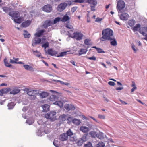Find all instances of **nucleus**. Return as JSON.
Returning a JSON list of instances; mask_svg holds the SVG:
<instances>
[{"label":"nucleus","instance_id":"1","mask_svg":"<svg viewBox=\"0 0 147 147\" xmlns=\"http://www.w3.org/2000/svg\"><path fill=\"white\" fill-rule=\"evenodd\" d=\"M102 36L100 38L102 41L109 40L110 39V29L107 28L104 29L102 31Z\"/></svg>","mask_w":147,"mask_h":147},{"label":"nucleus","instance_id":"2","mask_svg":"<svg viewBox=\"0 0 147 147\" xmlns=\"http://www.w3.org/2000/svg\"><path fill=\"white\" fill-rule=\"evenodd\" d=\"M68 34L69 37L75 38L77 40H79L82 39V37L84 36L80 32L77 31L73 33L72 36L71 35L70 33L68 32Z\"/></svg>","mask_w":147,"mask_h":147},{"label":"nucleus","instance_id":"3","mask_svg":"<svg viewBox=\"0 0 147 147\" xmlns=\"http://www.w3.org/2000/svg\"><path fill=\"white\" fill-rule=\"evenodd\" d=\"M56 113L55 111H51L45 115V117L47 119H50L51 121H54L55 119Z\"/></svg>","mask_w":147,"mask_h":147},{"label":"nucleus","instance_id":"4","mask_svg":"<svg viewBox=\"0 0 147 147\" xmlns=\"http://www.w3.org/2000/svg\"><path fill=\"white\" fill-rule=\"evenodd\" d=\"M87 134H84L82 137L80 138L76 141V143L78 146H81L83 143L87 141Z\"/></svg>","mask_w":147,"mask_h":147},{"label":"nucleus","instance_id":"5","mask_svg":"<svg viewBox=\"0 0 147 147\" xmlns=\"http://www.w3.org/2000/svg\"><path fill=\"white\" fill-rule=\"evenodd\" d=\"M125 4L124 2L122 0L118 1L117 4V8L119 13L122 12V11L125 7Z\"/></svg>","mask_w":147,"mask_h":147},{"label":"nucleus","instance_id":"6","mask_svg":"<svg viewBox=\"0 0 147 147\" xmlns=\"http://www.w3.org/2000/svg\"><path fill=\"white\" fill-rule=\"evenodd\" d=\"M42 40L38 37H35L32 40V45L33 46H35L37 44L40 43L42 44L43 43V42H41Z\"/></svg>","mask_w":147,"mask_h":147},{"label":"nucleus","instance_id":"7","mask_svg":"<svg viewBox=\"0 0 147 147\" xmlns=\"http://www.w3.org/2000/svg\"><path fill=\"white\" fill-rule=\"evenodd\" d=\"M88 1L90 4L91 10L94 11L95 6L97 4V2L95 0H88Z\"/></svg>","mask_w":147,"mask_h":147},{"label":"nucleus","instance_id":"8","mask_svg":"<svg viewBox=\"0 0 147 147\" xmlns=\"http://www.w3.org/2000/svg\"><path fill=\"white\" fill-rule=\"evenodd\" d=\"M67 6V4L66 3H61L58 5L57 9L58 11L61 12Z\"/></svg>","mask_w":147,"mask_h":147},{"label":"nucleus","instance_id":"9","mask_svg":"<svg viewBox=\"0 0 147 147\" xmlns=\"http://www.w3.org/2000/svg\"><path fill=\"white\" fill-rule=\"evenodd\" d=\"M42 10L47 13L51 12L52 10L51 6L50 4H47L44 6L42 7Z\"/></svg>","mask_w":147,"mask_h":147},{"label":"nucleus","instance_id":"10","mask_svg":"<svg viewBox=\"0 0 147 147\" xmlns=\"http://www.w3.org/2000/svg\"><path fill=\"white\" fill-rule=\"evenodd\" d=\"M139 32L145 37L147 36V27H143L140 28Z\"/></svg>","mask_w":147,"mask_h":147},{"label":"nucleus","instance_id":"11","mask_svg":"<svg viewBox=\"0 0 147 147\" xmlns=\"http://www.w3.org/2000/svg\"><path fill=\"white\" fill-rule=\"evenodd\" d=\"M11 90L10 88H4L0 90V96H2L3 94H7Z\"/></svg>","mask_w":147,"mask_h":147},{"label":"nucleus","instance_id":"12","mask_svg":"<svg viewBox=\"0 0 147 147\" xmlns=\"http://www.w3.org/2000/svg\"><path fill=\"white\" fill-rule=\"evenodd\" d=\"M120 18L123 20H127L129 18V15L127 13H124L120 15Z\"/></svg>","mask_w":147,"mask_h":147},{"label":"nucleus","instance_id":"13","mask_svg":"<svg viewBox=\"0 0 147 147\" xmlns=\"http://www.w3.org/2000/svg\"><path fill=\"white\" fill-rule=\"evenodd\" d=\"M64 108L68 111H69L70 110H74L75 109L74 105L69 104L65 105L64 106Z\"/></svg>","mask_w":147,"mask_h":147},{"label":"nucleus","instance_id":"14","mask_svg":"<svg viewBox=\"0 0 147 147\" xmlns=\"http://www.w3.org/2000/svg\"><path fill=\"white\" fill-rule=\"evenodd\" d=\"M47 53L49 55L51 56H56L58 53L55 50H53L52 49H49L47 50Z\"/></svg>","mask_w":147,"mask_h":147},{"label":"nucleus","instance_id":"15","mask_svg":"<svg viewBox=\"0 0 147 147\" xmlns=\"http://www.w3.org/2000/svg\"><path fill=\"white\" fill-rule=\"evenodd\" d=\"M68 138L66 134L63 133L61 134L59 138V139L61 141H65Z\"/></svg>","mask_w":147,"mask_h":147},{"label":"nucleus","instance_id":"16","mask_svg":"<svg viewBox=\"0 0 147 147\" xmlns=\"http://www.w3.org/2000/svg\"><path fill=\"white\" fill-rule=\"evenodd\" d=\"M45 30L43 29L38 31L34 34L35 37H40L45 32Z\"/></svg>","mask_w":147,"mask_h":147},{"label":"nucleus","instance_id":"17","mask_svg":"<svg viewBox=\"0 0 147 147\" xmlns=\"http://www.w3.org/2000/svg\"><path fill=\"white\" fill-rule=\"evenodd\" d=\"M80 130L83 133H87L90 130V129L86 126H82L80 127Z\"/></svg>","mask_w":147,"mask_h":147},{"label":"nucleus","instance_id":"18","mask_svg":"<svg viewBox=\"0 0 147 147\" xmlns=\"http://www.w3.org/2000/svg\"><path fill=\"white\" fill-rule=\"evenodd\" d=\"M53 23L50 20H47L43 24V26L45 28H47V27L51 25Z\"/></svg>","mask_w":147,"mask_h":147},{"label":"nucleus","instance_id":"19","mask_svg":"<svg viewBox=\"0 0 147 147\" xmlns=\"http://www.w3.org/2000/svg\"><path fill=\"white\" fill-rule=\"evenodd\" d=\"M43 109V112H47L49 110L50 106L47 104H45L41 106Z\"/></svg>","mask_w":147,"mask_h":147},{"label":"nucleus","instance_id":"20","mask_svg":"<svg viewBox=\"0 0 147 147\" xmlns=\"http://www.w3.org/2000/svg\"><path fill=\"white\" fill-rule=\"evenodd\" d=\"M13 59L14 60H12L11 59H10V62L12 64H23V63L22 62H17L18 61L19 59L18 58H15L14 57H13Z\"/></svg>","mask_w":147,"mask_h":147},{"label":"nucleus","instance_id":"21","mask_svg":"<svg viewBox=\"0 0 147 147\" xmlns=\"http://www.w3.org/2000/svg\"><path fill=\"white\" fill-rule=\"evenodd\" d=\"M19 88L17 87L15 88L13 90L11 91L10 92V94H13L15 95L19 93L20 91V90L19 89Z\"/></svg>","mask_w":147,"mask_h":147},{"label":"nucleus","instance_id":"22","mask_svg":"<svg viewBox=\"0 0 147 147\" xmlns=\"http://www.w3.org/2000/svg\"><path fill=\"white\" fill-rule=\"evenodd\" d=\"M31 23V21L29 20H27L22 23V26L23 27H26L29 26Z\"/></svg>","mask_w":147,"mask_h":147},{"label":"nucleus","instance_id":"23","mask_svg":"<svg viewBox=\"0 0 147 147\" xmlns=\"http://www.w3.org/2000/svg\"><path fill=\"white\" fill-rule=\"evenodd\" d=\"M49 93L47 92H43L42 93L39 94V95L41 98H44L48 96L49 95Z\"/></svg>","mask_w":147,"mask_h":147},{"label":"nucleus","instance_id":"24","mask_svg":"<svg viewBox=\"0 0 147 147\" xmlns=\"http://www.w3.org/2000/svg\"><path fill=\"white\" fill-rule=\"evenodd\" d=\"M85 44L88 46H90L92 45L91 40L90 39H85L84 41Z\"/></svg>","mask_w":147,"mask_h":147},{"label":"nucleus","instance_id":"25","mask_svg":"<svg viewBox=\"0 0 147 147\" xmlns=\"http://www.w3.org/2000/svg\"><path fill=\"white\" fill-rule=\"evenodd\" d=\"M13 20L16 23L20 24L23 20V18L21 17L17 19L14 18L13 19Z\"/></svg>","mask_w":147,"mask_h":147},{"label":"nucleus","instance_id":"26","mask_svg":"<svg viewBox=\"0 0 147 147\" xmlns=\"http://www.w3.org/2000/svg\"><path fill=\"white\" fill-rule=\"evenodd\" d=\"M23 67L27 70L32 71H34L33 67L29 65H24Z\"/></svg>","mask_w":147,"mask_h":147},{"label":"nucleus","instance_id":"27","mask_svg":"<svg viewBox=\"0 0 147 147\" xmlns=\"http://www.w3.org/2000/svg\"><path fill=\"white\" fill-rule=\"evenodd\" d=\"M89 134L92 138H95L97 137V133L96 131H91L89 132Z\"/></svg>","mask_w":147,"mask_h":147},{"label":"nucleus","instance_id":"28","mask_svg":"<svg viewBox=\"0 0 147 147\" xmlns=\"http://www.w3.org/2000/svg\"><path fill=\"white\" fill-rule=\"evenodd\" d=\"M140 27V24H137L134 26L132 27V30L134 32H136L138 30Z\"/></svg>","mask_w":147,"mask_h":147},{"label":"nucleus","instance_id":"29","mask_svg":"<svg viewBox=\"0 0 147 147\" xmlns=\"http://www.w3.org/2000/svg\"><path fill=\"white\" fill-rule=\"evenodd\" d=\"M87 51V50L86 49H81L79 52V55H81L82 54H86Z\"/></svg>","mask_w":147,"mask_h":147},{"label":"nucleus","instance_id":"30","mask_svg":"<svg viewBox=\"0 0 147 147\" xmlns=\"http://www.w3.org/2000/svg\"><path fill=\"white\" fill-rule=\"evenodd\" d=\"M135 22H136L135 20L133 19H131L128 21V24L131 27H132L134 25Z\"/></svg>","mask_w":147,"mask_h":147},{"label":"nucleus","instance_id":"31","mask_svg":"<svg viewBox=\"0 0 147 147\" xmlns=\"http://www.w3.org/2000/svg\"><path fill=\"white\" fill-rule=\"evenodd\" d=\"M70 19V18L68 16L65 15L64 16L63 18L61 20V21L63 22H65L69 20Z\"/></svg>","mask_w":147,"mask_h":147},{"label":"nucleus","instance_id":"32","mask_svg":"<svg viewBox=\"0 0 147 147\" xmlns=\"http://www.w3.org/2000/svg\"><path fill=\"white\" fill-rule=\"evenodd\" d=\"M15 104L13 102H11L8 104L7 106L8 107V109H12L14 107Z\"/></svg>","mask_w":147,"mask_h":147},{"label":"nucleus","instance_id":"33","mask_svg":"<svg viewBox=\"0 0 147 147\" xmlns=\"http://www.w3.org/2000/svg\"><path fill=\"white\" fill-rule=\"evenodd\" d=\"M9 15L12 17L17 18L19 17L20 16V13L18 12H13L12 14H9Z\"/></svg>","mask_w":147,"mask_h":147},{"label":"nucleus","instance_id":"34","mask_svg":"<svg viewBox=\"0 0 147 147\" xmlns=\"http://www.w3.org/2000/svg\"><path fill=\"white\" fill-rule=\"evenodd\" d=\"M34 122V121L32 118H29L26 121V123L30 125L33 124Z\"/></svg>","mask_w":147,"mask_h":147},{"label":"nucleus","instance_id":"35","mask_svg":"<svg viewBox=\"0 0 147 147\" xmlns=\"http://www.w3.org/2000/svg\"><path fill=\"white\" fill-rule=\"evenodd\" d=\"M66 134L67 135V136H69L70 137H71L72 136H73L74 135V133L71 131V129H68L66 133Z\"/></svg>","mask_w":147,"mask_h":147},{"label":"nucleus","instance_id":"36","mask_svg":"<svg viewBox=\"0 0 147 147\" xmlns=\"http://www.w3.org/2000/svg\"><path fill=\"white\" fill-rule=\"evenodd\" d=\"M96 137L100 139H103L104 138V135L102 132H100L98 134L97 133Z\"/></svg>","mask_w":147,"mask_h":147},{"label":"nucleus","instance_id":"37","mask_svg":"<svg viewBox=\"0 0 147 147\" xmlns=\"http://www.w3.org/2000/svg\"><path fill=\"white\" fill-rule=\"evenodd\" d=\"M23 34L25 38H29L30 37V34L27 31L24 30Z\"/></svg>","mask_w":147,"mask_h":147},{"label":"nucleus","instance_id":"38","mask_svg":"<svg viewBox=\"0 0 147 147\" xmlns=\"http://www.w3.org/2000/svg\"><path fill=\"white\" fill-rule=\"evenodd\" d=\"M117 44L115 39L112 38H111V45L113 46L117 45Z\"/></svg>","mask_w":147,"mask_h":147},{"label":"nucleus","instance_id":"39","mask_svg":"<svg viewBox=\"0 0 147 147\" xmlns=\"http://www.w3.org/2000/svg\"><path fill=\"white\" fill-rule=\"evenodd\" d=\"M72 122L77 125H78L81 123V122L79 120L76 119H73Z\"/></svg>","mask_w":147,"mask_h":147},{"label":"nucleus","instance_id":"40","mask_svg":"<svg viewBox=\"0 0 147 147\" xmlns=\"http://www.w3.org/2000/svg\"><path fill=\"white\" fill-rule=\"evenodd\" d=\"M53 145L56 147H59V142L57 140L55 139L53 142Z\"/></svg>","mask_w":147,"mask_h":147},{"label":"nucleus","instance_id":"41","mask_svg":"<svg viewBox=\"0 0 147 147\" xmlns=\"http://www.w3.org/2000/svg\"><path fill=\"white\" fill-rule=\"evenodd\" d=\"M32 51L34 53V54L36 56L38 57H40V56H41V54L40 52L38 51L37 50H36V51L33 50Z\"/></svg>","mask_w":147,"mask_h":147},{"label":"nucleus","instance_id":"42","mask_svg":"<svg viewBox=\"0 0 147 147\" xmlns=\"http://www.w3.org/2000/svg\"><path fill=\"white\" fill-rule=\"evenodd\" d=\"M67 116L66 115L63 114L61 116L60 119L63 121H64L67 120Z\"/></svg>","mask_w":147,"mask_h":147},{"label":"nucleus","instance_id":"43","mask_svg":"<svg viewBox=\"0 0 147 147\" xmlns=\"http://www.w3.org/2000/svg\"><path fill=\"white\" fill-rule=\"evenodd\" d=\"M57 97L56 96L54 95H52L50 96V100L51 101H55L57 98Z\"/></svg>","mask_w":147,"mask_h":147},{"label":"nucleus","instance_id":"44","mask_svg":"<svg viewBox=\"0 0 147 147\" xmlns=\"http://www.w3.org/2000/svg\"><path fill=\"white\" fill-rule=\"evenodd\" d=\"M67 54V52L64 51L61 52L59 53V54L57 55V56L58 57H63L65 55Z\"/></svg>","mask_w":147,"mask_h":147},{"label":"nucleus","instance_id":"45","mask_svg":"<svg viewBox=\"0 0 147 147\" xmlns=\"http://www.w3.org/2000/svg\"><path fill=\"white\" fill-rule=\"evenodd\" d=\"M105 144L103 142H99L96 145L97 147H104Z\"/></svg>","mask_w":147,"mask_h":147},{"label":"nucleus","instance_id":"46","mask_svg":"<svg viewBox=\"0 0 147 147\" xmlns=\"http://www.w3.org/2000/svg\"><path fill=\"white\" fill-rule=\"evenodd\" d=\"M84 147H93V146L92 143L90 142H88L86 144H84Z\"/></svg>","mask_w":147,"mask_h":147},{"label":"nucleus","instance_id":"47","mask_svg":"<svg viewBox=\"0 0 147 147\" xmlns=\"http://www.w3.org/2000/svg\"><path fill=\"white\" fill-rule=\"evenodd\" d=\"M49 42H47L42 45V47L44 48L45 49H46L47 47H49Z\"/></svg>","mask_w":147,"mask_h":147},{"label":"nucleus","instance_id":"48","mask_svg":"<svg viewBox=\"0 0 147 147\" xmlns=\"http://www.w3.org/2000/svg\"><path fill=\"white\" fill-rule=\"evenodd\" d=\"M55 104L59 106L60 107L63 106V103L61 101H56L55 102Z\"/></svg>","mask_w":147,"mask_h":147},{"label":"nucleus","instance_id":"49","mask_svg":"<svg viewBox=\"0 0 147 147\" xmlns=\"http://www.w3.org/2000/svg\"><path fill=\"white\" fill-rule=\"evenodd\" d=\"M61 18L59 17H58L55 18L54 20L53 24H55L60 21Z\"/></svg>","mask_w":147,"mask_h":147},{"label":"nucleus","instance_id":"50","mask_svg":"<svg viewBox=\"0 0 147 147\" xmlns=\"http://www.w3.org/2000/svg\"><path fill=\"white\" fill-rule=\"evenodd\" d=\"M27 94L29 96L33 95L34 94L32 90H29V89H28L27 91Z\"/></svg>","mask_w":147,"mask_h":147},{"label":"nucleus","instance_id":"51","mask_svg":"<svg viewBox=\"0 0 147 147\" xmlns=\"http://www.w3.org/2000/svg\"><path fill=\"white\" fill-rule=\"evenodd\" d=\"M97 51L98 53H105V51H104L102 49L100 48H97Z\"/></svg>","mask_w":147,"mask_h":147},{"label":"nucleus","instance_id":"52","mask_svg":"<svg viewBox=\"0 0 147 147\" xmlns=\"http://www.w3.org/2000/svg\"><path fill=\"white\" fill-rule=\"evenodd\" d=\"M73 120V118L72 117L69 116L68 117H67V120H68V122H67V123H70L72 121V120Z\"/></svg>","mask_w":147,"mask_h":147},{"label":"nucleus","instance_id":"53","mask_svg":"<svg viewBox=\"0 0 147 147\" xmlns=\"http://www.w3.org/2000/svg\"><path fill=\"white\" fill-rule=\"evenodd\" d=\"M70 140L71 141H75L76 142L77 140V139L76 136H74L73 137H71V136L70 137Z\"/></svg>","mask_w":147,"mask_h":147},{"label":"nucleus","instance_id":"54","mask_svg":"<svg viewBox=\"0 0 147 147\" xmlns=\"http://www.w3.org/2000/svg\"><path fill=\"white\" fill-rule=\"evenodd\" d=\"M66 27L69 29H73V26L71 25L70 24H69L68 23H67L66 24Z\"/></svg>","mask_w":147,"mask_h":147},{"label":"nucleus","instance_id":"55","mask_svg":"<svg viewBox=\"0 0 147 147\" xmlns=\"http://www.w3.org/2000/svg\"><path fill=\"white\" fill-rule=\"evenodd\" d=\"M29 98L31 100H34L36 98V96L35 94H33V95L30 96Z\"/></svg>","mask_w":147,"mask_h":147},{"label":"nucleus","instance_id":"56","mask_svg":"<svg viewBox=\"0 0 147 147\" xmlns=\"http://www.w3.org/2000/svg\"><path fill=\"white\" fill-rule=\"evenodd\" d=\"M33 92V94L34 93V94H40L39 93V90H32Z\"/></svg>","mask_w":147,"mask_h":147},{"label":"nucleus","instance_id":"57","mask_svg":"<svg viewBox=\"0 0 147 147\" xmlns=\"http://www.w3.org/2000/svg\"><path fill=\"white\" fill-rule=\"evenodd\" d=\"M84 0H75L74 1V2L81 3L84 2Z\"/></svg>","mask_w":147,"mask_h":147},{"label":"nucleus","instance_id":"58","mask_svg":"<svg viewBox=\"0 0 147 147\" xmlns=\"http://www.w3.org/2000/svg\"><path fill=\"white\" fill-rule=\"evenodd\" d=\"M98 117L99 118H100L101 119H105V117L104 115L99 114L98 115Z\"/></svg>","mask_w":147,"mask_h":147},{"label":"nucleus","instance_id":"59","mask_svg":"<svg viewBox=\"0 0 147 147\" xmlns=\"http://www.w3.org/2000/svg\"><path fill=\"white\" fill-rule=\"evenodd\" d=\"M77 7H74L71 9V11L72 12H74L77 10Z\"/></svg>","mask_w":147,"mask_h":147},{"label":"nucleus","instance_id":"60","mask_svg":"<svg viewBox=\"0 0 147 147\" xmlns=\"http://www.w3.org/2000/svg\"><path fill=\"white\" fill-rule=\"evenodd\" d=\"M3 10L5 12H7L8 11V8L7 7H3L2 8Z\"/></svg>","mask_w":147,"mask_h":147},{"label":"nucleus","instance_id":"61","mask_svg":"<svg viewBox=\"0 0 147 147\" xmlns=\"http://www.w3.org/2000/svg\"><path fill=\"white\" fill-rule=\"evenodd\" d=\"M102 18H96V19L95 20V21L97 22H100L102 21Z\"/></svg>","mask_w":147,"mask_h":147},{"label":"nucleus","instance_id":"62","mask_svg":"<svg viewBox=\"0 0 147 147\" xmlns=\"http://www.w3.org/2000/svg\"><path fill=\"white\" fill-rule=\"evenodd\" d=\"M137 89V87L136 86H134L132 88L131 90V92H133L134 91Z\"/></svg>","mask_w":147,"mask_h":147},{"label":"nucleus","instance_id":"63","mask_svg":"<svg viewBox=\"0 0 147 147\" xmlns=\"http://www.w3.org/2000/svg\"><path fill=\"white\" fill-rule=\"evenodd\" d=\"M89 59L91 60H95L96 59V58L94 56H93L92 57H89Z\"/></svg>","mask_w":147,"mask_h":147},{"label":"nucleus","instance_id":"64","mask_svg":"<svg viewBox=\"0 0 147 147\" xmlns=\"http://www.w3.org/2000/svg\"><path fill=\"white\" fill-rule=\"evenodd\" d=\"M123 89V88L122 87H117L116 89L117 90H120Z\"/></svg>","mask_w":147,"mask_h":147}]
</instances>
